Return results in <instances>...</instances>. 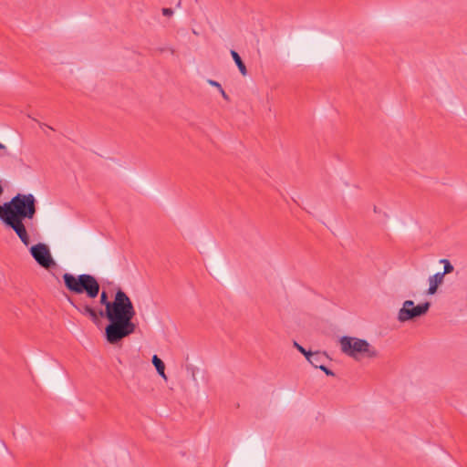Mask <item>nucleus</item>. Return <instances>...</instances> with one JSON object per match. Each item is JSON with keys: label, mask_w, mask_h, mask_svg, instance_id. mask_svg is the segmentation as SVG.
I'll use <instances>...</instances> for the list:
<instances>
[{"label": "nucleus", "mask_w": 467, "mask_h": 467, "mask_svg": "<svg viewBox=\"0 0 467 467\" xmlns=\"http://www.w3.org/2000/svg\"><path fill=\"white\" fill-rule=\"evenodd\" d=\"M62 277L66 288L71 293L86 294L87 297L90 299L100 296L99 303L105 306V309L100 308L98 311L85 301H75L69 296H67V301L81 315L88 317L94 323H97L99 317L109 320V324L105 327V337L109 344L116 345L135 332L136 325L132 319L136 311L130 298L123 290L118 289L114 300L109 301L105 290L99 294L100 285L94 275L89 274L74 275L65 273Z\"/></svg>", "instance_id": "obj_1"}, {"label": "nucleus", "mask_w": 467, "mask_h": 467, "mask_svg": "<svg viewBox=\"0 0 467 467\" xmlns=\"http://www.w3.org/2000/svg\"><path fill=\"white\" fill-rule=\"evenodd\" d=\"M36 213V200L32 193H17L9 202L0 205V216L33 219Z\"/></svg>", "instance_id": "obj_2"}, {"label": "nucleus", "mask_w": 467, "mask_h": 467, "mask_svg": "<svg viewBox=\"0 0 467 467\" xmlns=\"http://www.w3.org/2000/svg\"><path fill=\"white\" fill-rule=\"evenodd\" d=\"M341 351L348 357L359 359L360 357L377 358L379 353L366 339L343 336L339 339Z\"/></svg>", "instance_id": "obj_3"}, {"label": "nucleus", "mask_w": 467, "mask_h": 467, "mask_svg": "<svg viewBox=\"0 0 467 467\" xmlns=\"http://www.w3.org/2000/svg\"><path fill=\"white\" fill-rule=\"evenodd\" d=\"M431 303L424 302L415 305L412 300H406L402 304V307L398 313V320L401 323L413 320L417 317L424 316L430 309Z\"/></svg>", "instance_id": "obj_4"}, {"label": "nucleus", "mask_w": 467, "mask_h": 467, "mask_svg": "<svg viewBox=\"0 0 467 467\" xmlns=\"http://www.w3.org/2000/svg\"><path fill=\"white\" fill-rule=\"evenodd\" d=\"M30 253L36 263L46 269L56 265L54 259L51 256L50 251L45 244H37L30 248Z\"/></svg>", "instance_id": "obj_5"}, {"label": "nucleus", "mask_w": 467, "mask_h": 467, "mask_svg": "<svg viewBox=\"0 0 467 467\" xmlns=\"http://www.w3.org/2000/svg\"><path fill=\"white\" fill-rule=\"evenodd\" d=\"M0 220L8 227L13 229L15 233L17 234L21 242L25 245H28L30 243L29 235L27 234L26 228L23 223V220L19 218H10L7 216H0Z\"/></svg>", "instance_id": "obj_6"}, {"label": "nucleus", "mask_w": 467, "mask_h": 467, "mask_svg": "<svg viewBox=\"0 0 467 467\" xmlns=\"http://www.w3.org/2000/svg\"><path fill=\"white\" fill-rule=\"evenodd\" d=\"M444 279L443 274H441V272L436 273L435 275L429 277V288L427 290L428 295H434L437 290L438 286L442 284Z\"/></svg>", "instance_id": "obj_7"}, {"label": "nucleus", "mask_w": 467, "mask_h": 467, "mask_svg": "<svg viewBox=\"0 0 467 467\" xmlns=\"http://www.w3.org/2000/svg\"><path fill=\"white\" fill-rule=\"evenodd\" d=\"M327 358V357L325 354L318 351L311 352L306 355L307 361L316 368H319V366L323 365Z\"/></svg>", "instance_id": "obj_8"}, {"label": "nucleus", "mask_w": 467, "mask_h": 467, "mask_svg": "<svg viewBox=\"0 0 467 467\" xmlns=\"http://www.w3.org/2000/svg\"><path fill=\"white\" fill-rule=\"evenodd\" d=\"M151 361H152V364L154 365L158 374L162 379L167 380V376L165 374V364H164V362L157 355H154L152 357V360Z\"/></svg>", "instance_id": "obj_9"}, {"label": "nucleus", "mask_w": 467, "mask_h": 467, "mask_svg": "<svg viewBox=\"0 0 467 467\" xmlns=\"http://www.w3.org/2000/svg\"><path fill=\"white\" fill-rule=\"evenodd\" d=\"M231 56L234 61V63L236 64L240 73L243 75V76H246L247 75V68L244 65V63L243 62L240 55L234 49L231 50Z\"/></svg>", "instance_id": "obj_10"}, {"label": "nucleus", "mask_w": 467, "mask_h": 467, "mask_svg": "<svg viewBox=\"0 0 467 467\" xmlns=\"http://www.w3.org/2000/svg\"><path fill=\"white\" fill-rule=\"evenodd\" d=\"M441 264H443L444 265V270L443 272H441V274H443V276L447 274H450L453 271L454 267L453 265L451 264V262L448 260V259H441L440 261Z\"/></svg>", "instance_id": "obj_11"}, {"label": "nucleus", "mask_w": 467, "mask_h": 467, "mask_svg": "<svg viewBox=\"0 0 467 467\" xmlns=\"http://www.w3.org/2000/svg\"><path fill=\"white\" fill-rule=\"evenodd\" d=\"M294 347L302 353L306 358L308 353H311V351L306 350L301 345H299L296 341H294Z\"/></svg>", "instance_id": "obj_12"}, {"label": "nucleus", "mask_w": 467, "mask_h": 467, "mask_svg": "<svg viewBox=\"0 0 467 467\" xmlns=\"http://www.w3.org/2000/svg\"><path fill=\"white\" fill-rule=\"evenodd\" d=\"M319 369L324 371L326 373V375H327V376H335L334 372L331 369H329L327 367H326L324 364L319 366Z\"/></svg>", "instance_id": "obj_13"}, {"label": "nucleus", "mask_w": 467, "mask_h": 467, "mask_svg": "<svg viewBox=\"0 0 467 467\" xmlns=\"http://www.w3.org/2000/svg\"><path fill=\"white\" fill-rule=\"evenodd\" d=\"M208 83H209L211 86L217 88H218V90H222V88H223V87H222V85H221L219 82H217V81H215V80H213V79H208Z\"/></svg>", "instance_id": "obj_14"}, {"label": "nucleus", "mask_w": 467, "mask_h": 467, "mask_svg": "<svg viewBox=\"0 0 467 467\" xmlns=\"http://www.w3.org/2000/svg\"><path fill=\"white\" fill-rule=\"evenodd\" d=\"M162 15L165 16H171L173 15V10L171 8H162Z\"/></svg>", "instance_id": "obj_15"}, {"label": "nucleus", "mask_w": 467, "mask_h": 467, "mask_svg": "<svg viewBox=\"0 0 467 467\" xmlns=\"http://www.w3.org/2000/svg\"><path fill=\"white\" fill-rule=\"evenodd\" d=\"M219 92L221 93V95L223 96V98L225 100H227V101H229V100H230L229 96L225 93V91L223 90V88H222V90H219Z\"/></svg>", "instance_id": "obj_16"}, {"label": "nucleus", "mask_w": 467, "mask_h": 467, "mask_svg": "<svg viewBox=\"0 0 467 467\" xmlns=\"http://www.w3.org/2000/svg\"><path fill=\"white\" fill-rule=\"evenodd\" d=\"M0 150H6V147L0 142Z\"/></svg>", "instance_id": "obj_17"}, {"label": "nucleus", "mask_w": 467, "mask_h": 467, "mask_svg": "<svg viewBox=\"0 0 467 467\" xmlns=\"http://www.w3.org/2000/svg\"><path fill=\"white\" fill-rule=\"evenodd\" d=\"M33 121L38 123L40 126H44L45 124L43 123H40L39 120L36 119H33Z\"/></svg>", "instance_id": "obj_18"}, {"label": "nucleus", "mask_w": 467, "mask_h": 467, "mask_svg": "<svg viewBox=\"0 0 467 467\" xmlns=\"http://www.w3.org/2000/svg\"><path fill=\"white\" fill-rule=\"evenodd\" d=\"M33 121L38 123L40 126H44L45 124L43 123H40L39 120L36 119H33Z\"/></svg>", "instance_id": "obj_19"}, {"label": "nucleus", "mask_w": 467, "mask_h": 467, "mask_svg": "<svg viewBox=\"0 0 467 467\" xmlns=\"http://www.w3.org/2000/svg\"><path fill=\"white\" fill-rule=\"evenodd\" d=\"M33 121L38 123L40 126H44L45 124L43 123H40L39 120L36 119H33Z\"/></svg>", "instance_id": "obj_20"}, {"label": "nucleus", "mask_w": 467, "mask_h": 467, "mask_svg": "<svg viewBox=\"0 0 467 467\" xmlns=\"http://www.w3.org/2000/svg\"><path fill=\"white\" fill-rule=\"evenodd\" d=\"M4 192V188L2 187V185L0 184V196L3 194Z\"/></svg>", "instance_id": "obj_21"}, {"label": "nucleus", "mask_w": 467, "mask_h": 467, "mask_svg": "<svg viewBox=\"0 0 467 467\" xmlns=\"http://www.w3.org/2000/svg\"><path fill=\"white\" fill-rule=\"evenodd\" d=\"M44 126L47 127L49 130H53V128H52V127H50V126H47V125H46V124H45Z\"/></svg>", "instance_id": "obj_22"}]
</instances>
